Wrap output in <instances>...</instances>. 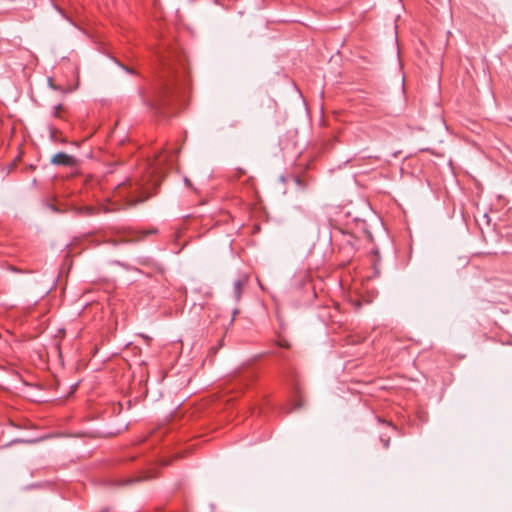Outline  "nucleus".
Segmentation results:
<instances>
[{"label": "nucleus", "instance_id": "obj_8", "mask_svg": "<svg viewBox=\"0 0 512 512\" xmlns=\"http://www.w3.org/2000/svg\"><path fill=\"white\" fill-rule=\"evenodd\" d=\"M118 65H119L122 69H124L127 73H129V74H134V71H133L132 69H130V68H128V67H126V66H124V65H122V64H120V63H118Z\"/></svg>", "mask_w": 512, "mask_h": 512}, {"label": "nucleus", "instance_id": "obj_9", "mask_svg": "<svg viewBox=\"0 0 512 512\" xmlns=\"http://www.w3.org/2000/svg\"><path fill=\"white\" fill-rule=\"evenodd\" d=\"M381 441L383 442V445H384L385 448L389 447V445H390V438H387V439L381 438Z\"/></svg>", "mask_w": 512, "mask_h": 512}, {"label": "nucleus", "instance_id": "obj_3", "mask_svg": "<svg viewBox=\"0 0 512 512\" xmlns=\"http://www.w3.org/2000/svg\"><path fill=\"white\" fill-rule=\"evenodd\" d=\"M50 163L56 166L73 167L76 159L64 152H58L51 158Z\"/></svg>", "mask_w": 512, "mask_h": 512}, {"label": "nucleus", "instance_id": "obj_6", "mask_svg": "<svg viewBox=\"0 0 512 512\" xmlns=\"http://www.w3.org/2000/svg\"><path fill=\"white\" fill-rule=\"evenodd\" d=\"M108 243H110L112 246H117L119 245L120 243H129V242H132V240H127V239H121L119 241H116V240H108L107 241Z\"/></svg>", "mask_w": 512, "mask_h": 512}, {"label": "nucleus", "instance_id": "obj_7", "mask_svg": "<svg viewBox=\"0 0 512 512\" xmlns=\"http://www.w3.org/2000/svg\"><path fill=\"white\" fill-rule=\"evenodd\" d=\"M113 264H116V265H118V266H120V267H123V268H125V269H128V266H127L124 262H121V261H119V260H115V261H113Z\"/></svg>", "mask_w": 512, "mask_h": 512}, {"label": "nucleus", "instance_id": "obj_1", "mask_svg": "<svg viewBox=\"0 0 512 512\" xmlns=\"http://www.w3.org/2000/svg\"><path fill=\"white\" fill-rule=\"evenodd\" d=\"M180 83L184 84V80L179 75L174 64L163 60V72L159 75V83L154 89L153 97H147L142 87L138 88V94L145 106L158 113L167 104L168 98L174 93Z\"/></svg>", "mask_w": 512, "mask_h": 512}, {"label": "nucleus", "instance_id": "obj_10", "mask_svg": "<svg viewBox=\"0 0 512 512\" xmlns=\"http://www.w3.org/2000/svg\"><path fill=\"white\" fill-rule=\"evenodd\" d=\"M184 182H185V184H186L187 186H190V185H191L190 180H189L188 178H186V177L184 178Z\"/></svg>", "mask_w": 512, "mask_h": 512}, {"label": "nucleus", "instance_id": "obj_11", "mask_svg": "<svg viewBox=\"0 0 512 512\" xmlns=\"http://www.w3.org/2000/svg\"><path fill=\"white\" fill-rule=\"evenodd\" d=\"M237 313H238V310H237V309H235V310H234V312H233V317H235V315H236ZM233 321H234V318H232V319H231L230 324H232V323H233Z\"/></svg>", "mask_w": 512, "mask_h": 512}, {"label": "nucleus", "instance_id": "obj_4", "mask_svg": "<svg viewBox=\"0 0 512 512\" xmlns=\"http://www.w3.org/2000/svg\"><path fill=\"white\" fill-rule=\"evenodd\" d=\"M248 276L246 274L241 275L238 279H236L233 283V295L236 301H239L241 298L242 288L247 283Z\"/></svg>", "mask_w": 512, "mask_h": 512}, {"label": "nucleus", "instance_id": "obj_2", "mask_svg": "<svg viewBox=\"0 0 512 512\" xmlns=\"http://www.w3.org/2000/svg\"><path fill=\"white\" fill-rule=\"evenodd\" d=\"M128 189L127 191V204L130 206L142 203L147 200L151 193L143 187L140 182L133 183L132 181L123 182L118 186L119 190Z\"/></svg>", "mask_w": 512, "mask_h": 512}, {"label": "nucleus", "instance_id": "obj_12", "mask_svg": "<svg viewBox=\"0 0 512 512\" xmlns=\"http://www.w3.org/2000/svg\"><path fill=\"white\" fill-rule=\"evenodd\" d=\"M295 182H296L297 185H300L301 184V179L297 177V178H295Z\"/></svg>", "mask_w": 512, "mask_h": 512}, {"label": "nucleus", "instance_id": "obj_5", "mask_svg": "<svg viewBox=\"0 0 512 512\" xmlns=\"http://www.w3.org/2000/svg\"><path fill=\"white\" fill-rule=\"evenodd\" d=\"M152 477L153 476H151V475H147V476H144V477L127 478L123 482H121L120 485H129V484H132V483H135V482L142 481L143 479H149V478H152Z\"/></svg>", "mask_w": 512, "mask_h": 512}]
</instances>
